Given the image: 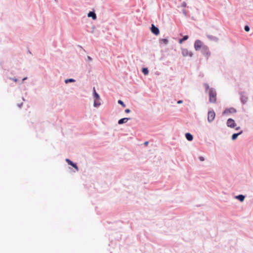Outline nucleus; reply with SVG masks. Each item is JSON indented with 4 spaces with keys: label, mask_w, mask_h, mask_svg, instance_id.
I'll list each match as a JSON object with an SVG mask.
<instances>
[{
    "label": "nucleus",
    "mask_w": 253,
    "mask_h": 253,
    "mask_svg": "<svg viewBox=\"0 0 253 253\" xmlns=\"http://www.w3.org/2000/svg\"><path fill=\"white\" fill-rule=\"evenodd\" d=\"M209 100L211 103H214L216 100V93L212 88L209 90Z\"/></svg>",
    "instance_id": "nucleus-1"
},
{
    "label": "nucleus",
    "mask_w": 253,
    "mask_h": 253,
    "mask_svg": "<svg viewBox=\"0 0 253 253\" xmlns=\"http://www.w3.org/2000/svg\"><path fill=\"white\" fill-rule=\"evenodd\" d=\"M93 97L94 98L93 105L94 107H98L100 105V103L97 101V100L99 99L100 97H99V95H98V94L96 92L95 87H93Z\"/></svg>",
    "instance_id": "nucleus-2"
},
{
    "label": "nucleus",
    "mask_w": 253,
    "mask_h": 253,
    "mask_svg": "<svg viewBox=\"0 0 253 253\" xmlns=\"http://www.w3.org/2000/svg\"><path fill=\"white\" fill-rule=\"evenodd\" d=\"M203 45H205L201 41L199 40H197L195 42L194 47L195 50L197 51L199 50L200 49H202V47Z\"/></svg>",
    "instance_id": "nucleus-3"
},
{
    "label": "nucleus",
    "mask_w": 253,
    "mask_h": 253,
    "mask_svg": "<svg viewBox=\"0 0 253 253\" xmlns=\"http://www.w3.org/2000/svg\"><path fill=\"white\" fill-rule=\"evenodd\" d=\"M215 114L213 111L208 112V120L209 122H211L214 119Z\"/></svg>",
    "instance_id": "nucleus-4"
},
{
    "label": "nucleus",
    "mask_w": 253,
    "mask_h": 253,
    "mask_svg": "<svg viewBox=\"0 0 253 253\" xmlns=\"http://www.w3.org/2000/svg\"><path fill=\"white\" fill-rule=\"evenodd\" d=\"M202 52L203 53L207 56H209L211 54V53H210V51L209 50V49L208 48V47L206 45H203V47H202Z\"/></svg>",
    "instance_id": "nucleus-5"
},
{
    "label": "nucleus",
    "mask_w": 253,
    "mask_h": 253,
    "mask_svg": "<svg viewBox=\"0 0 253 253\" xmlns=\"http://www.w3.org/2000/svg\"><path fill=\"white\" fill-rule=\"evenodd\" d=\"M227 125L228 127L231 128H234L236 126L234 120L232 119H228L227 121Z\"/></svg>",
    "instance_id": "nucleus-6"
},
{
    "label": "nucleus",
    "mask_w": 253,
    "mask_h": 253,
    "mask_svg": "<svg viewBox=\"0 0 253 253\" xmlns=\"http://www.w3.org/2000/svg\"><path fill=\"white\" fill-rule=\"evenodd\" d=\"M182 54L183 56L192 57L193 54L191 52L189 51L188 49L183 48L182 49Z\"/></svg>",
    "instance_id": "nucleus-7"
},
{
    "label": "nucleus",
    "mask_w": 253,
    "mask_h": 253,
    "mask_svg": "<svg viewBox=\"0 0 253 253\" xmlns=\"http://www.w3.org/2000/svg\"><path fill=\"white\" fill-rule=\"evenodd\" d=\"M151 31L155 35H158L160 33L159 29L153 24L152 25Z\"/></svg>",
    "instance_id": "nucleus-8"
},
{
    "label": "nucleus",
    "mask_w": 253,
    "mask_h": 253,
    "mask_svg": "<svg viewBox=\"0 0 253 253\" xmlns=\"http://www.w3.org/2000/svg\"><path fill=\"white\" fill-rule=\"evenodd\" d=\"M66 161L69 165H70L72 166L73 167H74L77 171H78V170H79L78 167H77V166L76 164L73 163V162H72L70 160H69L68 159H66Z\"/></svg>",
    "instance_id": "nucleus-9"
},
{
    "label": "nucleus",
    "mask_w": 253,
    "mask_h": 253,
    "mask_svg": "<svg viewBox=\"0 0 253 253\" xmlns=\"http://www.w3.org/2000/svg\"><path fill=\"white\" fill-rule=\"evenodd\" d=\"M236 112V109H235L233 108H229L228 109H226L224 111V113H234Z\"/></svg>",
    "instance_id": "nucleus-10"
},
{
    "label": "nucleus",
    "mask_w": 253,
    "mask_h": 253,
    "mask_svg": "<svg viewBox=\"0 0 253 253\" xmlns=\"http://www.w3.org/2000/svg\"><path fill=\"white\" fill-rule=\"evenodd\" d=\"M88 17H92L93 20H95L96 19V16L94 12H89L87 14Z\"/></svg>",
    "instance_id": "nucleus-11"
},
{
    "label": "nucleus",
    "mask_w": 253,
    "mask_h": 253,
    "mask_svg": "<svg viewBox=\"0 0 253 253\" xmlns=\"http://www.w3.org/2000/svg\"><path fill=\"white\" fill-rule=\"evenodd\" d=\"M128 120H129V119L127 118H125L121 119H120L118 121V124L121 125V124H122L123 123H126L128 121Z\"/></svg>",
    "instance_id": "nucleus-12"
},
{
    "label": "nucleus",
    "mask_w": 253,
    "mask_h": 253,
    "mask_svg": "<svg viewBox=\"0 0 253 253\" xmlns=\"http://www.w3.org/2000/svg\"><path fill=\"white\" fill-rule=\"evenodd\" d=\"M186 139L189 141H192L193 139L192 135L189 133H186L185 134Z\"/></svg>",
    "instance_id": "nucleus-13"
},
{
    "label": "nucleus",
    "mask_w": 253,
    "mask_h": 253,
    "mask_svg": "<svg viewBox=\"0 0 253 253\" xmlns=\"http://www.w3.org/2000/svg\"><path fill=\"white\" fill-rule=\"evenodd\" d=\"M160 43L163 44H167L168 43V40L166 39H162L160 40Z\"/></svg>",
    "instance_id": "nucleus-14"
},
{
    "label": "nucleus",
    "mask_w": 253,
    "mask_h": 253,
    "mask_svg": "<svg viewBox=\"0 0 253 253\" xmlns=\"http://www.w3.org/2000/svg\"><path fill=\"white\" fill-rule=\"evenodd\" d=\"M237 199L240 200L241 202H243L245 199V196L242 195H240L236 197Z\"/></svg>",
    "instance_id": "nucleus-15"
},
{
    "label": "nucleus",
    "mask_w": 253,
    "mask_h": 253,
    "mask_svg": "<svg viewBox=\"0 0 253 253\" xmlns=\"http://www.w3.org/2000/svg\"><path fill=\"white\" fill-rule=\"evenodd\" d=\"M242 131H241L240 132L238 133H234V134L232 135V140H235V139L237 138L238 136L239 135L241 134L242 133Z\"/></svg>",
    "instance_id": "nucleus-16"
},
{
    "label": "nucleus",
    "mask_w": 253,
    "mask_h": 253,
    "mask_svg": "<svg viewBox=\"0 0 253 253\" xmlns=\"http://www.w3.org/2000/svg\"><path fill=\"white\" fill-rule=\"evenodd\" d=\"M188 39V36H184L182 39H181L179 41V43L181 44L183 41L187 40Z\"/></svg>",
    "instance_id": "nucleus-17"
},
{
    "label": "nucleus",
    "mask_w": 253,
    "mask_h": 253,
    "mask_svg": "<svg viewBox=\"0 0 253 253\" xmlns=\"http://www.w3.org/2000/svg\"><path fill=\"white\" fill-rule=\"evenodd\" d=\"M142 72L145 75L148 74L149 71L147 68H144L142 69Z\"/></svg>",
    "instance_id": "nucleus-18"
},
{
    "label": "nucleus",
    "mask_w": 253,
    "mask_h": 253,
    "mask_svg": "<svg viewBox=\"0 0 253 253\" xmlns=\"http://www.w3.org/2000/svg\"><path fill=\"white\" fill-rule=\"evenodd\" d=\"M65 82L66 83H68L69 82H75V80L72 79H69L66 80Z\"/></svg>",
    "instance_id": "nucleus-19"
},
{
    "label": "nucleus",
    "mask_w": 253,
    "mask_h": 253,
    "mask_svg": "<svg viewBox=\"0 0 253 253\" xmlns=\"http://www.w3.org/2000/svg\"><path fill=\"white\" fill-rule=\"evenodd\" d=\"M118 103L121 104L123 107H126V105L124 104V103L121 100H119L118 101Z\"/></svg>",
    "instance_id": "nucleus-20"
},
{
    "label": "nucleus",
    "mask_w": 253,
    "mask_h": 253,
    "mask_svg": "<svg viewBox=\"0 0 253 253\" xmlns=\"http://www.w3.org/2000/svg\"><path fill=\"white\" fill-rule=\"evenodd\" d=\"M245 30L246 32H249L250 31V27L248 26H245Z\"/></svg>",
    "instance_id": "nucleus-21"
},
{
    "label": "nucleus",
    "mask_w": 253,
    "mask_h": 253,
    "mask_svg": "<svg viewBox=\"0 0 253 253\" xmlns=\"http://www.w3.org/2000/svg\"><path fill=\"white\" fill-rule=\"evenodd\" d=\"M207 37L208 39L210 40H212L213 39V37L211 35H208Z\"/></svg>",
    "instance_id": "nucleus-22"
},
{
    "label": "nucleus",
    "mask_w": 253,
    "mask_h": 253,
    "mask_svg": "<svg viewBox=\"0 0 253 253\" xmlns=\"http://www.w3.org/2000/svg\"><path fill=\"white\" fill-rule=\"evenodd\" d=\"M182 7H186V3L185 2H183L182 3Z\"/></svg>",
    "instance_id": "nucleus-23"
},
{
    "label": "nucleus",
    "mask_w": 253,
    "mask_h": 253,
    "mask_svg": "<svg viewBox=\"0 0 253 253\" xmlns=\"http://www.w3.org/2000/svg\"><path fill=\"white\" fill-rule=\"evenodd\" d=\"M199 160L201 161H204L205 159L203 157H199Z\"/></svg>",
    "instance_id": "nucleus-24"
},
{
    "label": "nucleus",
    "mask_w": 253,
    "mask_h": 253,
    "mask_svg": "<svg viewBox=\"0 0 253 253\" xmlns=\"http://www.w3.org/2000/svg\"><path fill=\"white\" fill-rule=\"evenodd\" d=\"M130 110L129 109H127L125 110V112L126 113H128L130 112Z\"/></svg>",
    "instance_id": "nucleus-25"
},
{
    "label": "nucleus",
    "mask_w": 253,
    "mask_h": 253,
    "mask_svg": "<svg viewBox=\"0 0 253 253\" xmlns=\"http://www.w3.org/2000/svg\"><path fill=\"white\" fill-rule=\"evenodd\" d=\"M87 59L89 61H91L92 60V58L90 56H87Z\"/></svg>",
    "instance_id": "nucleus-26"
},
{
    "label": "nucleus",
    "mask_w": 253,
    "mask_h": 253,
    "mask_svg": "<svg viewBox=\"0 0 253 253\" xmlns=\"http://www.w3.org/2000/svg\"><path fill=\"white\" fill-rule=\"evenodd\" d=\"M148 143H149L148 141H146L144 142V144L145 145L147 146V145H148Z\"/></svg>",
    "instance_id": "nucleus-27"
},
{
    "label": "nucleus",
    "mask_w": 253,
    "mask_h": 253,
    "mask_svg": "<svg viewBox=\"0 0 253 253\" xmlns=\"http://www.w3.org/2000/svg\"><path fill=\"white\" fill-rule=\"evenodd\" d=\"M182 103V100H179V101H178V102H177V103H178V104H181V103Z\"/></svg>",
    "instance_id": "nucleus-28"
},
{
    "label": "nucleus",
    "mask_w": 253,
    "mask_h": 253,
    "mask_svg": "<svg viewBox=\"0 0 253 253\" xmlns=\"http://www.w3.org/2000/svg\"><path fill=\"white\" fill-rule=\"evenodd\" d=\"M239 128H240V127H236V130H238V129H239Z\"/></svg>",
    "instance_id": "nucleus-29"
},
{
    "label": "nucleus",
    "mask_w": 253,
    "mask_h": 253,
    "mask_svg": "<svg viewBox=\"0 0 253 253\" xmlns=\"http://www.w3.org/2000/svg\"><path fill=\"white\" fill-rule=\"evenodd\" d=\"M13 80L14 82H17V80H16V79H13Z\"/></svg>",
    "instance_id": "nucleus-30"
}]
</instances>
